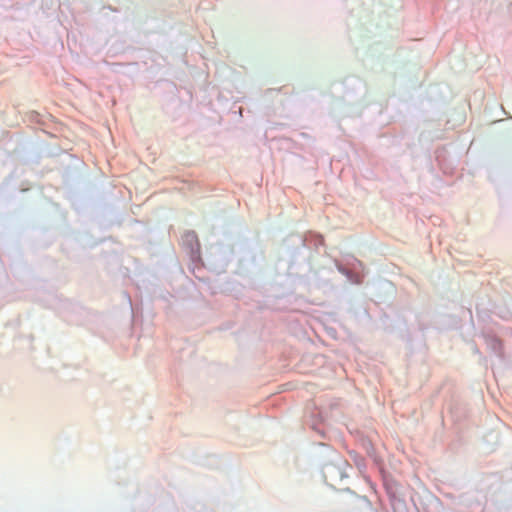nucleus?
I'll use <instances>...</instances> for the list:
<instances>
[{"label": "nucleus", "instance_id": "39448f33", "mask_svg": "<svg viewBox=\"0 0 512 512\" xmlns=\"http://www.w3.org/2000/svg\"><path fill=\"white\" fill-rule=\"evenodd\" d=\"M474 352H475V353H479L478 348H474Z\"/></svg>", "mask_w": 512, "mask_h": 512}, {"label": "nucleus", "instance_id": "f257e3e1", "mask_svg": "<svg viewBox=\"0 0 512 512\" xmlns=\"http://www.w3.org/2000/svg\"><path fill=\"white\" fill-rule=\"evenodd\" d=\"M362 267V263L355 260L352 269H347L342 265H338V271L347 277V280L352 284H359L362 281V276L358 273V268Z\"/></svg>", "mask_w": 512, "mask_h": 512}, {"label": "nucleus", "instance_id": "f03ea898", "mask_svg": "<svg viewBox=\"0 0 512 512\" xmlns=\"http://www.w3.org/2000/svg\"><path fill=\"white\" fill-rule=\"evenodd\" d=\"M183 241L191 247L193 257H199V242L196 233L194 231L186 232L183 236Z\"/></svg>", "mask_w": 512, "mask_h": 512}, {"label": "nucleus", "instance_id": "20e7f679", "mask_svg": "<svg viewBox=\"0 0 512 512\" xmlns=\"http://www.w3.org/2000/svg\"><path fill=\"white\" fill-rule=\"evenodd\" d=\"M333 467L331 466H326L325 469H326V472H329L330 469H332Z\"/></svg>", "mask_w": 512, "mask_h": 512}, {"label": "nucleus", "instance_id": "7ed1b4c3", "mask_svg": "<svg viewBox=\"0 0 512 512\" xmlns=\"http://www.w3.org/2000/svg\"><path fill=\"white\" fill-rule=\"evenodd\" d=\"M484 340L488 349H490L491 352H493L497 356H502V343L496 336L486 334L484 335Z\"/></svg>", "mask_w": 512, "mask_h": 512}]
</instances>
